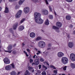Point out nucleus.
Here are the masks:
<instances>
[{
    "label": "nucleus",
    "instance_id": "nucleus-1",
    "mask_svg": "<svg viewBox=\"0 0 75 75\" xmlns=\"http://www.w3.org/2000/svg\"><path fill=\"white\" fill-rule=\"evenodd\" d=\"M34 16L35 21L36 23L39 24H42L43 23L44 21L41 18V13L38 12H35L34 13Z\"/></svg>",
    "mask_w": 75,
    "mask_h": 75
},
{
    "label": "nucleus",
    "instance_id": "nucleus-2",
    "mask_svg": "<svg viewBox=\"0 0 75 75\" xmlns=\"http://www.w3.org/2000/svg\"><path fill=\"white\" fill-rule=\"evenodd\" d=\"M12 68H13V69L15 68V66L14 64V63H12L10 65H8L5 67V69L7 71L11 70V69H12Z\"/></svg>",
    "mask_w": 75,
    "mask_h": 75
},
{
    "label": "nucleus",
    "instance_id": "nucleus-3",
    "mask_svg": "<svg viewBox=\"0 0 75 75\" xmlns=\"http://www.w3.org/2000/svg\"><path fill=\"white\" fill-rule=\"evenodd\" d=\"M38 45L40 48H44L45 47V43L43 41H40L38 42Z\"/></svg>",
    "mask_w": 75,
    "mask_h": 75
},
{
    "label": "nucleus",
    "instance_id": "nucleus-4",
    "mask_svg": "<svg viewBox=\"0 0 75 75\" xmlns=\"http://www.w3.org/2000/svg\"><path fill=\"white\" fill-rule=\"evenodd\" d=\"M61 61L62 63L64 64H67L68 62V59L65 57H63L62 58Z\"/></svg>",
    "mask_w": 75,
    "mask_h": 75
},
{
    "label": "nucleus",
    "instance_id": "nucleus-5",
    "mask_svg": "<svg viewBox=\"0 0 75 75\" xmlns=\"http://www.w3.org/2000/svg\"><path fill=\"white\" fill-rule=\"evenodd\" d=\"M21 13H22V11L20 10H19L15 15L16 18H20L21 15Z\"/></svg>",
    "mask_w": 75,
    "mask_h": 75
},
{
    "label": "nucleus",
    "instance_id": "nucleus-6",
    "mask_svg": "<svg viewBox=\"0 0 75 75\" xmlns=\"http://www.w3.org/2000/svg\"><path fill=\"white\" fill-rule=\"evenodd\" d=\"M7 48L8 51L5 50V52H9V53H11L12 51V50H11V48H12V46L11 45H9L7 47Z\"/></svg>",
    "mask_w": 75,
    "mask_h": 75
},
{
    "label": "nucleus",
    "instance_id": "nucleus-7",
    "mask_svg": "<svg viewBox=\"0 0 75 75\" xmlns=\"http://www.w3.org/2000/svg\"><path fill=\"white\" fill-rule=\"evenodd\" d=\"M70 58L73 61H75V54L72 53L70 55Z\"/></svg>",
    "mask_w": 75,
    "mask_h": 75
},
{
    "label": "nucleus",
    "instance_id": "nucleus-8",
    "mask_svg": "<svg viewBox=\"0 0 75 75\" xmlns=\"http://www.w3.org/2000/svg\"><path fill=\"white\" fill-rule=\"evenodd\" d=\"M4 62L6 64H9L10 63V60L7 58H5L4 59Z\"/></svg>",
    "mask_w": 75,
    "mask_h": 75
},
{
    "label": "nucleus",
    "instance_id": "nucleus-9",
    "mask_svg": "<svg viewBox=\"0 0 75 75\" xmlns=\"http://www.w3.org/2000/svg\"><path fill=\"white\" fill-rule=\"evenodd\" d=\"M64 56V54L63 52H60L57 53V56L59 58H62Z\"/></svg>",
    "mask_w": 75,
    "mask_h": 75
},
{
    "label": "nucleus",
    "instance_id": "nucleus-10",
    "mask_svg": "<svg viewBox=\"0 0 75 75\" xmlns=\"http://www.w3.org/2000/svg\"><path fill=\"white\" fill-rule=\"evenodd\" d=\"M42 13L43 15H47L48 14V11L46 9H43L42 11Z\"/></svg>",
    "mask_w": 75,
    "mask_h": 75
},
{
    "label": "nucleus",
    "instance_id": "nucleus-11",
    "mask_svg": "<svg viewBox=\"0 0 75 75\" xmlns=\"http://www.w3.org/2000/svg\"><path fill=\"white\" fill-rule=\"evenodd\" d=\"M29 11H30V8L28 7H25L24 8V12L26 14L28 13L29 12Z\"/></svg>",
    "mask_w": 75,
    "mask_h": 75
},
{
    "label": "nucleus",
    "instance_id": "nucleus-12",
    "mask_svg": "<svg viewBox=\"0 0 75 75\" xmlns=\"http://www.w3.org/2000/svg\"><path fill=\"white\" fill-rule=\"evenodd\" d=\"M30 36L31 38H34L35 37V34L33 32H31L30 34Z\"/></svg>",
    "mask_w": 75,
    "mask_h": 75
},
{
    "label": "nucleus",
    "instance_id": "nucleus-13",
    "mask_svg": "<svg viewBox=\"0 0 75 75\" xmlns=\"http://www.w3.org/2000/svg\"><path fill=\"white\" fill-rule=\"evenodd\" d=\"M56 26L59 28H61L62 26V23L59 22H57L56 23Z\"/></svg>",
    "mask_w": 75,
    "mask_h": 75
},
{
    "label": "nucleus",
    "instance_id": "nucleus-14",
    "mask_svg": "<svg viewBox=\"0 0 75 75\" xmlns=\"http://www.w3.org/2000/svg\"><path fill=\"white\" fill-rule=\"evenodd\" d=\"M18 23H15L13 25V29L14 30H16L17 26L18 25Z\"/></svg>",
    "mask_w": 75,
    "mask_h": 75
},
{
    "label": "nucleus",
    "instance_id": "nucleus-15",
    "mask_svg": "<svg viewBox=\"0 0 75 75\" xmlns=\"http://www.w3.org/2000/svg\"><path fill=\"white\" fill-rule=\"evenodd\" d=\"M68 47L69 48H72L74 47V43L72 42H69L68 44Z\"/></svg>",
    "mask_w": 75,
    "mask_h": 75
},
{
    "label": "nucleus",
    "instance_id": "nucleus-16",
    "mask_svg": "<svg viewBox=\"0 0 75 75\" xmlns=\"http://www.w3.org/2000/svg\"><path fill=\"white\" fill-rule=\"evenodd\" d=\"M24 29V27L23 25H21L19 26L18 30L19 31H22Z\"/></svg>",
    "mask_w": 75,
    "mask_h": 75
},
{
    "label": "nucleus",
    "instance_id": "nucleus-17",
    "mask_svg": "<svg viewBox=\"0 0 75 75\" xmlns=\"http://www.w3.org/2000/svg\"><path fill=\"white\" fill-rule=\"evenodd\" d=\"M28 69L30 71L34 72V69H33V67H29L28 68Z\"/></svg>",
    "mask_w": 75,
    "mask_h": 75
},
{
    "label": "nucleus",
    "instance_id": "nucleus-18",
    "mask_svg": "<svg viewBox=\"0 0 75 75\" xmlns=\"http://www.w3.org/2000/svg\"><path fill=\"white\" fill-rule=\"evenodd\" d=\"M17 74V73L16 71H12L10 73V75H16Z\"/></svg>",
    "mask_w": 75,
    "mask_h": 75
},
{
    "label": "nucleus",
    "instance_id": "nucleus-19",
    "mask_svg": "<svg viewBox=\"0 0 75 75\" xmlns=\"http://www.w3.org/2000/svg\"><path fill=\"white\" fill-rule=\"evenodd\" d=\"M35 65H37L39 64V62H38V59H37L35 60Z\"/></svg>",
    "mask_w": 75,
    "mask_h": 75
},
{
    "label": "nucleus",
    "instance_id": "nucleus-20",
    "mask_svg": "<svg viewBox=\"0 0 75 75\" xmlns=\"http://www.w3.org/2000/svg\"><path fill=\"white\" fill-rule=\"evenodd\" d=\"M9 12V11H8V8H7V7H6L4 12L5 13H8Z\"/></svg>",
    "mask_w": 75,
    "mask_h": 75
},
{
    "label": "nucleus",
    "instance_id": "nucleus-21",
    "mask_svg": "<svg viewBox=\"0 0 75 75\" xmlns=\"http://www.w3.org/2000/svg\"><path fill=\"white\" fill-rule=\"evenodd\" d=\"M25 1V0H20L19 1V4L21 5Z\"/></svg>",
    "mask_w": 75,
    "mask_h": 75
},
{
    "label": "nucleus",
    "instance_id": "nucleus-22",
    "mask_svg": "<svg viewBox=\"0 0 75 75\" xmlns=\"http://www.w3.org/2000/svg\"><path fill=\"white\" fill-rule=\"evenodd\" d=\"M66 18L67 20H69L71 19V16L69 15H67L66 16Z\"/></svg>",
    "mask_w": 75,
    "mask_h": 75
},
{
    "label": "nucleus",
    "instance_id": "nucleus-23",
    "mask_svg": "<svg viewBox=\"0 0 75 75\" xmlns=\"http://www.w3.org/2000/svg\"><path fill=\"white\" fill-rule=\"evenodd\" d=\"M31 74L30 73H29V71L27 70L26 71V72L25 73V75H30Z\"/></svg>",
    "mask_w": 75,
    "mask_h": 75
},
{
    "label": "nucleus",
    "instance_id": "nucleus-24",
    "mask_svg": "<svg viewBox=\"0 0 75 75\" xmlns=\"http://www.w3.org/2000/svg\"><path fill=\"white\" fill-rule=\"evenodd\" d=\"M49 21L48 19H46L45 22V24L46 25H48L49 24Z\"/></svg>",
    "mask_w": 75,
    "mask_h": 75
},
{
    "label": "nucleus",
    "instance_id": "nucleus-25",
    "mask_svg": "<svg viewBox=\"0 0 75 75\" xmlns=\"http://www.w3.org/2000/svg\"><path fill=\"white\" fill-rule=\"evenodd\" d=\"M71 67L72 68H75V64L74 63H71Z\"/></svg>",
    "mask_w": 75,
    "mask_h": 75
},
{
    "label": "nucleus",
    "instance_id": "nucleus-26",
    "mask_svg": "<svg viewBox=\"0 0 75 75\" xmlns=\"http://www.w3.org/2000/svg\"><path fill=\"white\" fill-rule=\"evenodd\" d=\"M52 28L53 29H54V30H59V28H58V27L55 26H53Z\"/></svg>",
    "mask_w": 75,
    "mask_h": 75
},
{
    "label": "nucleus",
    "instance_id": "nucleus-27",
    "mask_svg": "<svg viewBox=\"0 0 75 75\" xmlns=\"http://www.w3.org/2000/svg\"><path fill=\"white\" fill-rule=\"evenodd\" d=\"M42 75H46L47 74L46 73V72L45 71H43L42 73Z\"/></svg>",
    "mask_w": 75,
    "mask_h": 75
},
{
    "label": "nucleus",
    "instance_id": "nucleus-28",
    "mask_svg": "<svg viewBox=\"0 0 75 75\" xmlns=\"http://www.w3.org/2000/svg\"><path fill=\"white\" fill-rule=\"evenodd\" d=\"M41 37H38L36 38V41H38V40H41Z\"/></svg>",
    "mask_w": 75,
    "mask_h": 75
},
{
    "label": "nucleus",
    "instance_id": "nucleus-29",
    "mask_svg": "<svg viewBox=\"0 0 75 75\" xmlns=\"http://www.w3.org/2000/svg\"><path fill=\"white\" fill-rule=\"evenodd\" d=\"M42 67L43 68H45V70L47 69V67H46L44 65H42Z\"/></svg>",
    "mask_w": 75,
    "mask_h": 75
},
{
    "label": "nucleus",
    "instance_id": "nucleus-30",
    "mask_svg": "<svg viewBox=\"0 0 75 75\" xmlns=\"http://www.w3.org/2000/svg\"><path fill=\"white\" fill-rule=\"evenodd\" d=\"M50 68H53L54 69H56V68L53 66L52 65H50Z\"/></svg>",
    "mask_w": 75,
    "mask_h": 75
},
{
    "label": "nucleus",
    "instance_id": "nucleus-31",
    "mask_svg": "<svg viewBox=\"0 0 75 75\" xmlns=\"http://www.w3.org/2000/svg\"><path fill=\"white\" fill-rule=\"evenodd\" d=\"M49 18L50 19H53V16L52 15H50L49 16Z\"/></svg>",
    "mask_w": 75,
    "mask_h": 75
},
{
    "label": "nucleus",
    "instance_id": "nucleus-32",
    "mask_svg": "<svg viewBox=\"0 0 75 75\" xmlns=\"http://www.w3.org/2000/svg\"><path fill=\"white\" fill-rule=\"evenodd\" d=\"M24 21H25V19H23L21 21L20 23H21H21H23Z\"/></svg>",
    "mask_w": 75,
    "mask_h": 75
},
{
    "label": "nucleus",
    "instance_id": "nucleus-33",
    "mask_svg": "<svg viewBox=\"0 0 75 75\" xmlns=\"http://www.w3.org/2000/svg\"><path fill=\"white\" fill-rule=\"evenodd\" d=\"M67 2H69V3H71L72 1V0H65Z\"/></svg>",
    "mask_w": 75,
    "mask_h": 75
},
{
    "label": "nucleus",
    "instance_id": "nucleus-34",
    "mask_svg": "<svg viewBox=\"0 0 75 75\" xmlns=\"http://www.w3.org/2000/svg\"><path fill=\"white\" fill-rule=\"evenodd\" d=\"M57 71H58V70H56L54 71V74H57Z\"/></svg>",
    "mask_w": 75,
    "mask_h": 75
},
{
    "label": "nucleus",
    "instance_id": "nucleus-35",
    "mask_svg": "<svg viewBox=\"0 0 75 75\" xmlns=\"http://www.w3.org/2000/svg\"><path fill=\"white\" fill-rule=\"evenodd\" d=\"M17 0H8L9 2H13L15 1H17Z\"/></svg>",
    "mask_w": 75,
    "mask_h": 75
},
{
    "label": "nucleus",
    "instance_id": "nucleus-36",
    "mask_svg": "<svg viewBox=\"0 0 75 75\" xmlns=\"http://www.w3.org/2000/svg\"><path fill=\"white\" fill-rule=\"evenodd\" d=\"M23 52L25 53V54H26V57H28V55L27 54V52H25V51H24Z\"/></svg>",
    "mask_w": 75,
    "mask_h": 75
},
{
    "label": "nucleus",
    "instance_id": "nucleus-37",
    "mask_svg": "<svg viewBox=\"0 0 75 75\" xmlns=\"http://www.w3.org/2000/svg\"><path fill=\"white\" fill-rule=\"evenodd\" d=\"M49 7L50 11H52V8L50 6H49Z\"/></svg>",
    "mask_w": 75,
    "mask_h": 75
},
{
    "label": "nucleus",
    "instance_id": "nucleus-38",
    "mask_svg": "<svg viewBox=\"0 0 75 75\" xmlns=\"http://www.w3.org/2000/svg\"><path fill=\"white\" fill-rule=\"evenodd\" d=\"M40 61L41 62H43V61H44V59H43V58H41L40 59Z\"/></svg>",
    "mask_w": 75,
    "mask_h": 75
},
{
    "label": "nucleus",
    "instance_id": "nucleus-39",
    "mask_svg": "<svg viewBox=\"0 0 75 75\" xmlns=\"http://www.w3.org/2000/svg\"><path fill=\"white\" fill-rule=\"evenodd\" d=\"M67 68V67L65 66L63 67V70L64 71H65L66 70V69Z\"/></svg>",
    "mask_w": 75,
    "mask_h": 75
},
{
    "label": "nucleus",
    "instance_id": "nucleus-40",
    "mask_svg": "<svg viewBox=\"0 0 75 75\" xmlns=\"http://www.w3.org/2000/svg\"><path fill=\"white\" fill-rule=\"evenodd\" d=\"M30 63H32V62H33V60L31 59H30Z\"/></svg>",
    "mask_w": 75,
    "mask_h": 75
},
{
    "label": "nucleus",
    "instance_id": "nucleus-41",
    "mask_svg": "<svg viewBox=\"0 0 75 75\" xmlns=\"http://www.w3.org/2000/svg\"><path fill=\"white\" fill-rule=\"evenodd\" d=\"M55 31L57 32V33H59V29H57Z\"/></svg>",
    "mask_w": 75,
    "mask_h": 75
},
{
    "label": "nucleus",
    "instance_id": "nucleus-42",
    "mask_svg": "<svg viewBox=\"0 0 75 75\" xmlns=\"http://www.w3.org/2000/svg\"><path fill=\"white\" fill-rule=\"evenodd\" d=\"M38 67H39V69H41V64L39 65Z\"/></svg>",
    "mask_w": 75,
    "mask_h": 75
},
{
    "label": "nucleus",
    "instance_id": "nucleus-43",
    "mask_svg": "<svg viewBox=\"0 0 75 75\" xmlns=\"http://www.w3.org/2000/svg\"><path fill=\"white\" fill-rule=\"evenodd\" d=\"M48 47H51V44H49L48 45Z\"/></svg>",
    "mask_w": 75,
    "mask_h": 75
},
{
    "label": "nucleus",
    "instance_id": "nucleus-44",
    "mask_svg": "<svg viewBox=\"0 0 75 75\" xmlns=\"http://www.w3.org/2000/svg\"><path fill=\"white\" fill-rule=\"evenodd\" d=\"M45 2L47 4H48V1H47V0H45Z\"/></svg>",
    "mask_w": 75,
    "mask_h": 75
},
{
    "label": "nucleus",
    "instance_id": "nucleus-45",
    "mask_svg": "<svg viewBox=\"0 0 75 75\" xmlns=\"http://www.w3.org/2000/svg\"><path fill=\"white\" fill-rule=\"evenodd\" d=\"M70 28H72L73 27V25H70Z\"/></svg>",
    "mask_w": 75,
    "mask_h": 75
},
{
    "label": "nucleus",
    "instance_id": "nucleus-46",
    "mask_svg": "<svg viewBox=\"0 0 75 75\" xmlns=\"http://www.w3.org/2000/svg\"><path fill=\"white\" fill-rule=\"evenodd\" d=\"M67 38H70V35L69 34H68L67 35Z\"/></svg>",
    "mask_w": 75,
    "mask_h": 75
},
{
    "label": "nucleus",
    "instance_id": "nucleus-47",
    "mask_svg": "<svg viewBox=\"0 0 75 75\" xmlns=\"http://www.w3.org/2000/svg\"><path fill=\"white\" fill-rule=\"evenodd\" d=\"M15 9H17L18 8V6H16L15 7Z\"/></svg>",
    "mask_w": 75,
    "mask_h": 75
},
{
    "label": "nucleus",
    "instance_id": "nucleus-48",
    "mask_svg": "<svg viewBox=\"0 0 75 75\" xmlns=\"http://www.w3.org/2000/svg\"><path fill=\"white\" fill-rule=\"evenodd\" d=\"M13 29H12V28H10L9 29V31H10V32H12V30Z\"/></svg>",
    "mask_w": 75,
    "mask_h": 75
},
{
    "label": "nucleus",
    "instance_id": "nucleus-49",
    "mask_svg": "<svg viewBox=\"0 0 75 75\" xmlns=\"http://www.w3.org/2000/svg\"><path fill=\"white\" fill-rule=\"evenodd\" d=\"M35 65V63L33 62L32 64V65Z\"/></svg>",
    "mask_w": 75,
    "mask_h": 75
},
{
    "label": "nucleus",
    "instance_id": "nucleus-50",
    "mask_svg": "<svg viewBox=\"0 0 75 75\" xmlns=\"http://www.w3.org/2000/svg\"><path fill=\"white\" fill-rule=\"evenodd\" d=\"M26 50H27V51H28V52H30V50L28 49H26Z\"/></svg>",
    "mask_w": 75,
    "mask_h": 75
},
{
    "label": "nucleus",
    "instance_id": "nucleus-51",
    "mask_svg": "<svg viewBox=\"0 0 75 75\" xmlns=\"http://www.w3.org/2000/svg\"><path fill=\"white\" fill-rule=\"evenodd\" d=\"M73 34H74V35L75 34V30H74L73 33Z\"/></svg>",
    "mask_w": 75,
    "mask_h": 75
},
{
    "label": "nucleus",
    "instance_id": "nucleus-52",
    "mask_svg": "<svg viewBox=\"0 0 75 75\" xmlns=\"http://www.w3.org/2000/svg\"><path fill=\"white\" fill-rule=\"evenodd\" d=\"M13 54H15L16 53V52H15V51H13Z\"/></svg>",
    "mask_w": 75,
    "mask_h": 75
},
{
    "label": "nucleus",
    "instance_id": "nucleus-53",
    "mask_svg": "<svg viewBox=\"0 0 75 75\" xmlns=\"http://www.w3.org/2000/svg\"><path fill=\"white\" fill-rule=\"evenodd\" d=\"M31 43H32V44H34V41H31Z\"/></svg>",
    "mask_w": 75,
    "mask_h": 75
},
{
    "label": "nucleus",
    "instance_id": "nucleus-54",
    "mask_svg": "<svg viewBox=\"0 0 75 75\" xmlns=\"http://www.w3.org/2000/svg\"><path fill=\"white\" fill-rule=\"evenodd\" d=\"M20 74V72H18V73L17 74V75H19V74Z\"/></svg>",
    "mask_w": 75,
    "mask_h": 75
},
{
    "label": "nucleus",
    "instance_id": "nucleus-55",
    "mask_svg": "<svg viewBox=\"0 0 75 75\" xmlns=\"http://www.w3.org/2000/svg\"><path fill=\"white\" fill-rule=\"evenodd\" d=\"M46 64L47 65H50V64H48V63L46 62Z\"/></svg>",
    "mask_w": 75,
    "mask_h": 75
},
{
    "label": "nucleus",
    "instance_id": "nucleus-56",
    "mask_svg": "<svg viewBox=\"0 0 75 75\" xmlns=\"http://www.w3.org/2000/svg\"><path fill=\"white\" fill-rule=\"evenodd\" d=\"M22 45L23 46H24V45H25V44H24L23 43H22Z\"/></svg>",
    "mask_w": 75,
    "mask_h": 75
},
{
    "label": "nucleus",
    "instance_id": "nucleus-57",
    "mask_svg": "<svg viewBox=\"0 0 75 75\" xmlns=\"http://www.w3.org/2000/svg\"><path fill=\"white\" fill-rule=\"evenodd\" d=\"M50 49H51V48L50 47H49L47 48V50H50Z\"/></svg>",
    "mask_w": 75,
    "mask_h": 75
},
{
    "label": "nucleus",
    "instance_id": "nucleus-58",
    "mask_svg": "<svg viewBox=\"0 0 75 75\" xmlns=\"http://www.w3.org/2000/svg\"><path fill=\"white\" fill-rule=\"evenodd\" d=\"M35 51H38V50L36 48H35Z\"/></svg>",
    "mask_w": 75,
    "mask_h": 75
},
{
    "label": "nucleus",
    "instance_id": "nucleus-59",
    "mask_svg": "<svg viewBox=\"0 0 75 75\" xmlns=\"http://www.w3.org/2000/svg\"><path fill=\"white\" fill-rule=\"evenodd\" d=\"M38 53H39V54H40V53H41V52H40V51H38Z\"/></svg>",
    "mask_w": 75,
    "mask_h": 75
},
{
    "label": "nucleus",
    "instance_id": "nucleus-60",
    "mask_svg": "<svg viewBox=\"0 0 75 75\" xmlns=\"http://www.w3.org/2000/svg\"><path fill=\"white\" fill-rule=\"evenodd\" d=\"M54 14L55 15V16H57V13H56V12H54Z\"/></svg>",
    "mask_w": 75,
    "mask_h": 75
},
{
    "label": "nucleus",
    "instance_id": "nucleus-61",
    "mask_svg": "<svg viewBox=\"0 0 75 75\" xmlns=\"http://www.w3.org/2000/svg\"><path fill=\"white\" fill-rule=\"evenodd\" d=\"M1 9H2L1 7L0 6V11H1Z\"/></svg>",
    "mask_w": 75,
    "mask_h": 75
},
{
    "label": "nucleus",
    "instance_id": "nucleus-62",
    "mask_svg": "<svg viewBox=\"0 0 75 75\" xmlns=\"http://www.w3.org/2000/svg\"><path fill=\"white\" fill-rule=\"evenodd\" d=\"M35 58V56H34L33 57V58Z\"/></svg>",
    "mask_w": 75,
    "mask_h": 75
},
{
    "label": "nucleus",
    "instance_id": "nucleus-63",
    "mask_svg": "<svg viewBox=\"0 0 75 75\" xmlns=\"http://www.w3.org/2000/svg\"><path fill=\"white\" fill-rule=\"evenodd\" d=\"M36 54H37V55H39V54H40V53H39L38 52V53H36Z\"/></svg>",
    "mask_w": 75,
    "mask_h": 75
},
{
    "label": "nucleus",
    "instance_id": "nucleus-64",
    "mask_svg": "<svg viewBox=\"0 0 75 75\" xmlns=\"http://www.w3.org/2000/svg\"><path fill=\"white\" fill-rule=\"evenodd\" d=\"M69 9H71V8L70 7H69Z\"/></svg>",
    "mask_w": 75,
    "mask_h": 75
}]
</instances>
